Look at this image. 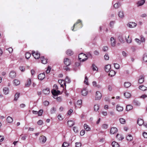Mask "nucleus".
Here are the masks:
<instances>
[{
    "mask_svg": "<svg viewBox=\"0 0 147 147\" xmlns=\"http://www.w3.org/2000/svg\"><path fill=\"white\" fill-rule=\"evenodd\" d=\"M88 78L86 76L85 78V80L84 81V83L87 85L89 84L88 83Z\"/></svg>",
    "mask_w": 147,
    "mask_h": 147,
    "instance_id": "4d7b16f0",
    "label": "nucleus"
},
{
    "mask_svg": "<svg viewBox=\"0 0 147 147\" xmlns=\"http://www.w3.org/2000/svg\"><path fill=\"white\" fill-rule=\"evenodd\" d=\"M7 121L8 123H11L13 121V119L11 117L8 116L7 118Z\"/></svg>",
    "mask_w": 147,
    "mask_h": 147,
    "instance_id": "7c9ffc66",
    "label": "nucleus"
},
{
    "mask_svg": "<svg viewBox=\"0 0 147 147\" xmlns=\"http://www.w3.org/2000/svg\"><path fill=\"white\" fill-rule=\"evenodd\" d=\"M118 39L120 42H124V39L122 34H120L119 35L118 37Z\"/></svg>",
    "mask_w": 147,
    "mask_h": 147,
    "instance_id": "2f4dec72",
    "label": "nucleus"
},
{
    "mask_svg": "<svg viewBox=\"0 0 147 147\" xmlns=\"http://www.w3.org/2000/svg\"><path fill=\"white\" fill-rule=\"evenodd\" d=\"M118 16L120 18H123L124 17V14L123 12V11H120L119 12Z\"/></svg>",
    "mask_w": 147,
    "mask_h": 147,
    "instance_id": "a878e982",
    "label": "nucleus"
},
{
    "mask_svg": "<svg viewBox=\"0 0 147 147\" xmlns=\"http://www.w3.org/2000/svg\"><path fill=\"white\" fill-rule=\"evenodd\" d=\"M43 104L45 106H47L49 104V102L48 101L46 100L43 102Z\"/></svg>",
    "mask_w": 147,
    "mask_h": 147,
    "instance_id": "052dcab7",
    "label": "nucleus"
},
{
    "mask_svg": "<svg viewBox=\"0 0 147 147\" xmlns=\"http://www.w3.org/2000/svg\"><path fill=\"white\" fill-rule=\"evenodd\" d=\"M20 70L22 72L24 71H25V68L24 67L20 66L19 67Z\"/></svg>",
    "mask_w": 147,
    "mask_h": 147,
    "instance_id": "0e129e2a",
    "label": "nucleus"
},
{
    "mask_svg": "<svg viewBox=\"0 0 147 147\" xmlns=\"http://www.w3.org/2000/svg\"><path fill=\"white\" fill-rule=\"evenodd\" d=\"M25 57L27 59H29L31 56V54L29 53H27L25 54Z\"/></svg>",
    "mask_w": 147,
    "mask_h": 147,
    "instance_id": "49530a36",
    "label": "nucleus"
},
{
    "mask_svg": "<svg viewBox=\"0 0 147 147\" xmlns=\"http://www.w3.org/2000/svg\"><path fill=\"white\" fill-rule=\"evenodd\" d=\"M145 2V0H140L138 1L137 5L138 7L140 6L143 5Z\"/></svg>",
    "mask_w": 147,
    "mask_h": 147,
    "instance_id": "9b49d317",
    "label": "nucleus"
},
{
    "mask_svg": "<svg viewBox=\"0 0 147 147\" xmlns=\"http://www.w3.org/2000/svg\"><path fill=\"white\" fill-rule=\"evenodd\" d=\"M143 60L144 62H147V55L146 54H145L143 55Z\"/></svg>",
    "mask_w": 147,
    "mask_h": 147,
    "instance_id": "ea45409f",
    "label": "nucleus"
},
{
    "mask_svg": "<svg viewBox=\"0 0 147 147\" xmlns=\"http://www.w3.org/2000/svg\"><path fill=\"white\" fill-rule=\"evenodd\" d=\"M51 92L54 96H56L60 94V91L56 89H53L51 91Z\"/></svg>",
    "mask_w": 147,
    "mask_h": 147,
    "instance_id": "0eeeda50",
    "label": "nucleus"
},
{
    "mask_svg": "<svg viewBox=\"0 0 147 147\" xmlns=\"http://www.w3.org/2000/svg\"><path fill=\"white\" fill-rule=\"evenodd\" d=\"M32 54L35 59H38L40 57V54L37 52H35L34 51H32Z\"/></svg>",
    "mask_w": 147,
    "mask_h": 147,
    "instance_id": "20e7f679",
    "label": "nucleus"
},
{
    "mask_svg": "<svg viewBox=\"0 0 147 147\" xmlns=\"http://www.w3.org/2000/svg\"><path fill=\"white\" fill-rule=\"evenodd\" d=\"M117 129L115 127H113L111 128L110 130V133L111 134H114L117 132Z\"/></svg>",
    "mask_w": 147,
    "mask_h": 147,
    "instance_id": "ddd939ff",
    "label": "nucleus"
},
{
    "mask_svg": "<svg viewBox=\"0 0 147 147\" xmlns=\"http://www.w3.org/2000/svg\"><path fill=\"white\" fill-rule=\"evenodd\" d=\"M13 84L15 86H17L20 84V82L17 80H14L13 81Z\"/></svg>",
    "mask_w": 147,
    "mask_h": 147,
    "instance_id": "e433bc0d",
    "label": "nucleus"
},
{
    "mask_svg": "<svg viewBox=\"0 0 147 147\" xmlns=\"http://www.w3.org/2000/svg\"><path fill=\"white\" fill-rule=\"evenodd\" d=\"M20 95V93L19 92H17L16 93L15 95L14 98V100L15 101H16L18 99Z\"/></svg>",
    "mask_w": 147,
    "mask_h": 147,
    "instance_id": "393cba45",
    "label": "nucleus"
},
{
    "mask_svg": "<svg viewBox=\"0 0 147 147\" xmlns=\"http://www.w3.org/2000/svg\"><path fill=\"white\" fill-rule=\"evenodd\" d=\"M116 138L119 140H122L123 139V138L121 135L117 134L116 136Z\"/></svg>",
    "mask_w": 147,
    "mask_h": 147,
    "instance_id": "37998d69",
    "label": "nucleus"
},
{
    "mask_svg": "<svg viewBox=\"0 0 147 147\" xmlns=\"http://www.w3.org/2000/svg\"><path fill=\"white\" fill-rule=\"evenodd\" d=\"M140 40L141 41V42H144L145 41V38L143 36H140Z\"/></svg>",
    "mask_w": 147,
    "mask_h": 147,
    "instance_id": "13d9d810",
    "label": "nucleus"
},
{
    "mask_svg": "<svg viewBox=\"0 0 147 147\" xmlns=\"http://www.w3.org/2000/svg\"><path fill=\"white\" fill-rule=\"evenodd\" d=\"M137 123L140 126L141 125L144 124V121L141 119H138Z\"/></svg>",
    "mask_w": 147,
    "mask_h": 147,
    "instance_id": "c85d7f7f",
    "label": "nucleus"
},
{
    "mask_svg": "<svg viewBox=\"0 0 147 147\" xmlns=\"http://www.w3.org/2000/svg\"><path fill=\"white\" fill-rule=\"evenodd\" d=\"M108 127V125L105 124H103L102 125V127L104 129H107Z\"/></svg>",
    "mask_w": 147,
    "mask_h": 147,
    "instance_id": "6e6d98bb",
    "label": "nucleus"
},
{
    "mask_svg": "<svg viewBox=\"0 0 147 147\" xmlns=\"http://www.w3.org/2000/svg\"><path fill=\"white\" fill-rule=\"evenodd\" d=\"M92 69L94 71H97L98 68L94 64H93L92 65Z\"/></svg>",
    "mask_w": 147,
    "mask_h": 147,
    "instance_id": "603ef678",
    "label": "nucleus"
},
{
    "mask_svg": "<svg viewBox=\"0 0 147 147\" xmlns=\"http://www.w3.org/2000/svg\"><path fill=\"white\" fill-rule=\"evenodd\" d=\"M94 110L95 111H97L99 109V106L98 104H95L94 105Z\"/></svg>",
    "mask_w": 147,
    "mask_h": 147,
    "instance_id": "58836bf2",
    "label": "nucleus"
},
{
    "mask_svg": "<svg viewBox=\"0 0 147 147\" xmlns=\"http://www.w3.org/2000/svg\"><path fill=\"white\" fill-rule=\"evenodd\" d=\"M112 145L113 147H119V145L118 143L115 142H113L112 143Z\"/></svg>",
    "mask_w": 147,
    "mask_h": 147,
    "instance_id": "f704fd0d",
    "label": "nucleus"
},
{
    "mask_svg": "<svg viewBox=\"0 0 147 147\" xmlns=\"http://www.w3.org/2000/svg\"><path fill=\"white\" fill-rule=\"evenodd\" d=\"M77 105H80L82 104V101L81 100H78L77 102Z\"/></svg>",
    "mask_w": 147,
    "mask_h": 147,
    "instance_id": "bf43d9fd",
    "label": "nucleus"
},
{
    "mask_svg": "<svg viewBox=\"0 0 147 147\" xmlns=\"http://www.w3.org/2000/svg\"><path fill=\"white\" fill-rule=\"evenodd\" d=\"M114 65L116 69H119V68L120 66L118 64L114 63Z\"/></svg>",
    "mask_w": 147,
    "mask_h": 147,
    "instance_id": "5fc2aeb1",
    "label": "nucleus"
},
{
    "mask_svg": "<svg viewBox=\"0 0 147 147\" xmlns=\"http://www.w3.org/2000/svg\"><path fill=\"white\" fill-rule=\"evenodd\" d=\"M116 110L118 112H121L123 111V108L120 106V105H118L116 106Z\"/></svg>",
    "mask_w": 147,
    "mask_h": 147,
    "instance_id": "dca6fc26",
    "label": "nucleus"
},
{
    "mask_svg": "<svg viewBox=\"0 0 147 147\" xmlns=\"http://www.w3.org/2000/svg\"><path fill=\"white\" fill-rule=\"evenodd\" d=\"M58 83L61 85V87H63L64 85L65 86H66V84L65 82V81L63 80H59L58 81Z\"/></svg>",
    "mask_w": 147,
    "mask_h": 147,
    "instance_id": "9d476101",
    "label": "nucleus"
},
{
    "mask_svg": "<svg viewBox=\"0 0 147 147\" xmlns=\"http://www.w3.org/2000/svg\"><path fill=\"white\" fill-rule=\"evenodd\" d=\"M130 85L131 84L129 82H125L124 84V86L126 88H128L129 87Z\"/></svg>",
    "mask_w": 147,
    "mask_h": 147,
    "instance_id": "de8ad7c7",
    "label": "nucleus"
},
{
    "mask_svg": "<svg viewBox=\"0 0 147 147\" xmlns=\"http://www.w3.org/2000/svg\"><path fill=\"white\" fill-rule=\"evenodd\" d=\"M139 88L143 91L147 90V87L145 86L144 85H141L139 87Z\"/></svg>",
    "mask_w": 147,
    "mask_h": 147,
    "instance_id": "aec40b11",
    "label": "nucleus"
},
{
    "mask_svg": "<svg viewBox=\"0 0 147 147\" xmlns=\"http://www.w3.org/2000/svg\"><path fill=\"white\" fill-rule=\"evenodd\" d=\"M135 41L136 42H137L138 44H140L141 43V41L138 38H136L135 39Z\"/></svg>",
    "mask_w": 147,
    "mask_h": 147,
    "instance_id": "338daca9",
    "label": "nucleus"
},
{
    "mask_svg": "<svg viewBox=\"0 0 147 147\" xmlns=\"http://www.w3.org/2000/svg\"><path fill=\"white\" fill-rule=\"evenodd\" d=\"M124 96L127 98H130L131 96V94L127 92H125L124 94Z\"/></svg>",
    "mask_w": 147,
    "mask_h": 147,
    "instance_id": "72a5a7b5",
    "label": "nucleus"
},
{
    "mask_svg": "<svg viewBox=\"0 0 147 147\" xmlns=\"http://www.w3.org/2000/svg\"><path fill=\"white\" fill-rule=\"evenodd\" d=\"M38 78L40 80H42L45 77V75L44 73L39 74L38 76Z\"/></svg>",
    "mask_w": 147,
    "mask_h": 147,
    "instance_id": "4468645a",
    "label": "nucleus"
},
{
    "mask_svg": "<svg viewBox=\"0 0 147 147\" xmlns=\"http://www.w3.org/2000/svg\"><path fill=\"white\" fill-rule=\"evenodd\" d=\"M121 6V3L118 2L116 3L114 5V7L115 9H117Z\"/></svg>",
    "mask_w": 147,
    "mask_h": 147,
    "instance_id": "473e14b6",
    "label": "nucleus"
},
{
    "mask_svg": "<svg viewBox=\"0 0 147 147\" xmlns=\"http://www.w3.org/2000/svg\"><path fill=\"white\" fill-rule=\"evenodd\" d=\"M39 140L40 143L44 144L46 142L47 140V138L45 136H42L39 138Z\"/></svg>",
    "mask_w": 147,
    "mask_h": 147,
    "instance_id": "7ed1b4c3",
    "label": "nucleus"
},
{
    "mask_svg": "<svg viewBox=\"0 0 147 147\" xmlns=\"http://www.w3.org/2000/svg\"><path fill=\"white\" fill-rule=\"evenodd\" d=\"M67 124L68 126L71 127H72L74 124V121H69L67 122Z\"/></svg>",
    "mask_w": 147,
    "mask_h": 147,
    "instance_id": "b1692460",
    "label": "nucleus"
},
{
    "mask_svg": "<svg viewBox=\"0 0 147 147\" xmlns=\"http://www.w3.org/2000/svg\"><path fill=\"white\" fill-rule=\"evenodd\" d=\"M92 84L94 86L98 88H99L101 87L100 85L99 84H97V83L95 81L93 82H92Z\"/></svg>",
    "mask_w": 147,
    "mask_h": 147,
    "instance_id": "cd10ccee",
    "label": "nucleus"
},
{
    "mask_svg": "<svg viewBox=\"0 0 147 147\" xmlns=\"http://www.w3.org/2000/svg\"><path fill=\"white\" fill-rule=\"evenodd\" d=\"M31 80L30 79H28L27 82L25 84V85L26 87H28L30 86L31 84Z\"/></svg>",
    "mask_w": 147,
    "mask_h": 147,
    "instance_id": "5701e85b",
    "label": "nucleus"
},
{
    "mask_svg": "<svg viewBox=\"0 0 147 147\" xmlns=\"http://www.w3.org/2000/svg\"><path fill=\"white\" fill-rule=\"evenodd\" d=\"M56 111V109L54 107H52L51 109L50 112L51 114L54 113Z\"/></svg>",
    "mask_w": 147,
    "mask_h": 147,
    "instance_id": "79ce46f5",
    "label": "nucleus"
},
{
    "mask_svg": "<svg viewBox=\"0 0 147 147\" xmlns=\"http://www.w3.org/2000/svg\"><path fill=\"white\" fill-rule=\"evenodd\" d=\"M127 140L129 141H131L133 139V137L131 135H129L126 137Z\"/></svg>",
    "mask_w": 147,
    "mask_h": 147,
    "instance_id": "a19ab883",
    "label": "nucleus"
},
{
    "mask_svg": "<svg viewBox=\"0 0 147 147\" xmlns=\"http://www.w3.org/2000/svg\"><path fill=\"white\" fill-rule=\"evenodd\" d=\"M111 68V66L110 65H106L105 67V69L106 72H108L110 71Z\"/></svg>",
    "mask_w": 147,
    "mask_h": 147,
    "instance_id": "a211bd4d",
    "label": "nucleus"
},
{
    "mask_svg": "<svg viewBox=\"0 0 147 147\" xmlns=\"http://www.w3.org/2000/svg\"><path fill=\"white\" fill-rule=\"evenodd\" d=\"M66 54L69 55H71L73 54V52L71 50L68 49L66 51Z\"/></svg>",
    "mask_w": 147,
    "mask_h": 147,
    "instance_id": "c9c22d12",
    "label": "nucleus"
},
{
    "mask_svg": "<svg viewBox=\"0 0 147 147\" xmlns=\"http://www.w3.org/2000/svg\"><path fill=\"white\" fill-rule=\"evenodd\" d=\"M81 93L83 96H86L88 93V90L86 88H84L82 90Z\"/></svg>",
    "mask_w": 147,
    "mask_h": 147,
    "instance_id": "f8f14e48",
    "label": "nucleus"
},
{
    "mask_svg": "<svg viewBox=\"0 0 147 147\" xmlns=\"http://www.w3.org/2000/svg\"><path fill=\"white\" fill-rule=\"evenodd\" d=\"M9 77L11 78H14L16 76V73L13 71H10L9 74Z\"/></svg>",
    "mask_w": 147,
    "mask_h": 147,
    "instance_id": "6e6552de",
    "label": "nucleus"
},
{
    "mask_svg": "<svg viewBox=\"0 0 147 147\" xmlns=\"http://www.w3.org/2000/svg\"><path fill=\"white\" fill-rule=\"evenodd\" d=\"M65 82H67V83H70L71 81L70 80V79L68 77H66V78H65Z\"/></svg>",
    "mask_w": 147,
    "mask_h": 147,
    "instance_id": "8fccbe9b",
    "label": "nucleus"
},
{
    "mask_svg": "<svg viewBox=\"0 0 147 147\" xmlns=\"http://www.w3.org/2000/svg\"><path fill=\"white\" fill-rule=\"evenodd\" d=\"M64 63L67 66H69L71 63V61L68 58H65L64 59Z\"/></svg>",
    "mask_w": 147,
    "mask_h": 147,
    "instance_id": "39448f33",
    "label": "nucleus"
},
{
    "mask_svg": "<svg viewBox=\"0 0 147 147\" xmlns=\"http://www.w3.org/2000/svg\"><path fill=\"white\" fill-rule=\"evenodd\" d=\"M137 25L136 23L134 22H130L127 24V26L130 28H133L135 27Z\"/></svg>",
    "mask_w": 147,
    "mask_h": 147,
    "instance_id": "1a4fd4ad",
    "label": "nucleus"
},
{
    "mask_svg": "<svg viewBox=\"0 0 147 147\" xmlns=\"http://www.w3.org/2000/svg\"><path fill=\"white\" fill-rule=\"evenodd\" d=\"M143 137L145 138H147V133L146 132H144L143 134Z\"/></svg>",
    "mask_w": 147,
    "mask_h": 147,
    "instance_id": "774afa93",
    "label": "nucleus"
},
{
    "mask_svg": "<svg viewBox=\"0 0 147 147\" xmlns=\"http://www.w3.org/2000/svg\"><path fill=\"white\" fill-rule=\"evenodd\" d=\"M42 92L45 95H48L50 93V89L49 88H47L43 90Z\"/></svg>",
    "mask_w": 147,
    "mask_h": 147,
    "instance_id": "f3484780",
    "label": "nucleus"
},
{
    "mask_svg": "<svg viewBox=\"0 0 147 147\" xmlns=\"http://www.w3.org/2000/svg\"><path fill=\"white\" fill-rule=\"evenodd\" d=\"M81 22V21L80 20H78L74 24L73 27V29H72V30L73 31H75V30H74V28L75 26L77 24H79V23Z\"/></svg>",
    "mask_w": 147,
    "mask_h": 147,
    "instance_id": "09e8293b",
    "label": "nucleus"
},
{
    "mask_svg": "<svg viewBox=\"0 0 147 147\" xmlns=\"http://www.w3.org/2000/svg\"><path fill=\"white\" fill-rule=\"evenodd\" d=\"M110 40L111 45L113 47H115L116 43L115 38L113 37H112L110 39Z\"/></svg>",
    "mask_w": 147,
    "mask_h": 147,
    "instance_id": "423d86ee",
    "label": "nucleus"
},
{
    "mask_svg": "<svg viewBox=\"0 0 147 147\" xmlns=\"http://www.w3.org/2000/svg\"><path fill=\"white\" fill-rule=\"evenodd\" d=\"M69 146V144L66 142H64L62 146V147H67Z\"/></svg>",
    "mask_w": 147,
    "mask_h": 147,
    "instance_id": "a18cd8bd",
    "label": "nucleus"
},
{
    "mask_svg": "<svg viewBox=\"0 0 147 147\" xmlns=\"http://www.w3.org/2000/svg\"><path fill=\"white\" fill-rule=\"evenodd\" d=\"M104 59L106 60H108L109 59V57L108 54H106L104 56Z\"/></svg>",
    "mask_w": 147,
    "mask_h": 147,
    "instance_id": "e2e57ef3",
    "label": "nucleus"
},
{
    "mask_svg": "<svg viewBox=\"0 0 147 147\" xmlns=\"http://www.w3.org/2000/svg\"><path fill=\"white\" fill-rule=\"evenodd\" d=\"M133 103L134 105L136 106H140V102L136 100H134Z\"/></svg>",
    "mask_w": 147,
    "mask_h": 147,
    "instance_id": "4c0bfd02",
    "label": "nucleus"
},
{
    "mask_svg": "<svg viewBox=\"0 0 147 147\" xmlns=\"http://www.w3.org/2000/svg\"><path fill=\"white\" fill-rule=\"evenodd\" d=\"M78 58L80 61H84L87 59V57L85 54L82 53L79 54Z\"/></svg>",
    "mask_w": 147,
    "mask_h": 147,
    "instance_id": "f257e3e1",
    "label": "nucleus"
},
{
    "mask_svg": "<svg viewBox=\"0 0 147 147\" xmlns=\"http://www.w3.org/2000/svg\"><path fill=\"white\" fill-rule=\"evenodd\" d=\"M75 145L76 147H81L82 146L81 143L79 142H76Z\"/></svg>",
    "mask_w": 147,
    "mask_h": 147,
    "instance_id": "864d4df0",
    "label": "nucleus"
},
{
    "mask_svg": "<svg viewBox=\"0 0 147 147\" xmlns=\"http://www.w3.org/2000/svg\"><path fill=\"white\" fill-rule=\"evenodd\" d=\"M127 38L128 39L126 38V41L127 43H130L131 42V38H129V36L128 35L127 36Z\"/></svg>",
    "mask_w": 147,
    "mask_h": 147,
    "instance_id": "3c124183",
    "label": "nucleus"
},
{
    "mask_svg": "<svg viewBox=\"0 0 147 147\" xmlns=\"http://www.w3.org/2000/svg\"><path fill=\"white\" fill-rule=\"evenodd\" d=\"M84 128L86 131H89L90 130V128L86 124H85L84 125Z\"/></svg>",
    "mask_w": 147,
    "mask_h": 147,
    "instance_id": "c756f323",
    "label": "nucleus"
},
{
    "mask_svg": "<svg viewBox=\"0 0 147 147\" xmlns=\"http://www.w3.org/2000/svg\"><path fill=\"white\" fill-rule=\"evenodd\" d=\"M43 123V121L41 120H39L38 122H37V124L39 125H42Z\"/></svg>",
    "mask_w": 147,
    "mask_h": 147,
    "instance_id": "680f3d73",
    "label": "nucleus"
},
{
    "mask_svg": "<svg viewBox=\"0 0 147 147\" xmlns=\"http://www.w3.org/2000/svg\"><path fill=\"white\" fill-rule=\"evenodd\" d=\"M133 106L131 105H128L126 106V110L127 111H129L132 109Z\"/></svg>",
    "mask_w": 147,
    "mask_h": 147,
    "instance_id": "bb28decb",
    "label": "nucleus"
},
{
    "mask_svg": "<svg viewBox=\"0 0 147 147\" xmlns=\"http://www.w3.org/2000/svg\"><path fill=\"white\" fill-rule=\"evenodd\" d=\"M41 60L42 63L45 64L47 63V59L45 58L44 57H41Z\"/></svg>",
    "mask_w": 147,
    "mask_h": 147,
    "instance_id": "4be33fe9",
    "label": "nucleus"
},
{
    "mask_svg": "<svg viewBox=\"0 0 147 147\" xmlns=\"http://www.w3.org/2000/svg\"><path fill=\"white\" fill-rule=\"evenodd\" d=\"M102 96V95L100 92L99 91H97L96 92L95 100H100L101 99Z\"/></svg>",
    "mask_w": 147,
    "mask_h": 147,
    "instance_id": "f03ea898",
    "label": "nucleus"
},
{
    "mask_svg": "<svg viewBox=\"0 0 147 147\" xmlns=\"http://www.w3.org/2000/svg\"><path fill=\"white\" fill-rule=\"evenodd\" d=\"M120 123L122 124H124L125 123V120L122 118H120L119 119Z\"/></svg>",
    "mask_w": 147,
    "mask_h": 147,
    "instance_id": "c03bdc74",
    "label": "nucleus"
},
{
    "mask_svg": "<svg viewBox=\"0 0 147 147\" xmlns=\"http://www.w3.org/2000/svg\"><path fill=\"white\" fill-rule=\"evenodd\" d=\"M144 77L143 76H141L139 77L138 80V83L141 84L143 83L144 81Z\"/></svg>",
    "mask_w": 147,
    "mask_h": 147,
    "instance_id": "2eb2a0df",
    "label": "nucleus"
},
{
    "mask_svg": "<svg viewBox=\"0 0 147 147\" xmlns=\"http://www.w3.org/2000/svg\"><path fill=\"white\" fill-rule=\"evenodd\" d=\"M27 137V136L26 135H24V136L22 137L21 139L24 141L26 140V138Z\"/></svg>",
    "mask_w": 147,
    "mask_h": 147,
    "instance_id": "69168bd1",
    "label": "nucleus"
},
{
    "mask_svg": "<svg viewBox=\"0 0 147 147\" xmlns=\"http://www.w3.org/2000/svg\"><path fill=\"white\" fill-rule=\"evenodd\" d=\"M116 74L115 72L113 70H111L109 71V75L111 77L113 76Z\"/></svg>",
    "mask_w": 147,
    "mask_h": 147,
    "instance_id": "6ab92c4d",
    "label": "nucleus"
},
{
    "mask_svg": "<svg viewBox=\"0 0 147 147\" xmlns=\"http://www.w3.org/2000/svg\"><path fill=\"white\" fill-rule=\"evenodd\" d=\"M3 92L5 95L8 94L9 92V88L7 87H5L3 89Z\"/></svg>",
    "mask_w": 147,
    "mask_h": 147,
    "instance_id": "412c9836",
    "label": "nucleus"
}]
</instances>
